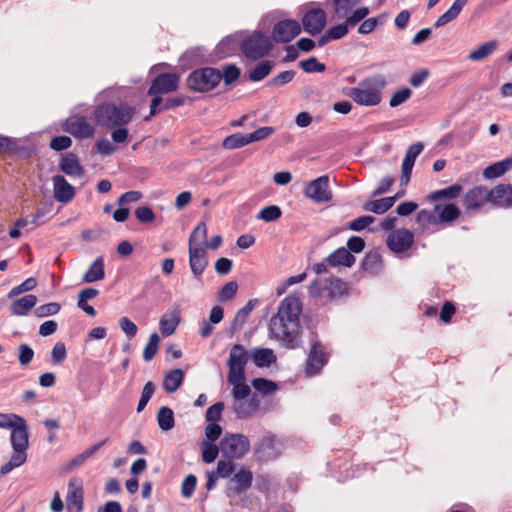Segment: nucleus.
Returning <instances> with one entry per match:
<instances>
[{"instance_id":"f257e3e1","label":"nucleus","mask_w":512,"mask_h":512,"mask_svg":"<svg viewBox=\"0 0 512 512\" xmlns=\"http://www.w3.org/2000/svg\"><path fill=\"white\" fill-rule=\"evenodd\" d=\"M302 305L298 298L285 297L269 324L272 338L278 340L283 347L293 349L299 344V316Z\"/></svg>"},{"instance_id":"f03ea898","label":"nucleus","mask_w":512,"mask_h":512,"mask_svg":"<svg viewBox=\"0 0 512 512\" xmlns=\"http://www.w3.org/2000/svg\"><path fill=\"white\" fill-rule=\"evenodd\" d=\"M0 428L11 429L10 442L13 449L9 461L0 469V474L4 476L27 461L29 428L23 417L5 413H0Z\"/></svg>"},{"instance_id":"7ed1b4c3","label":"nucleus","mask_w":512,"mask_h":512,"mask_svg":"<svg viewBox=\"0 0 512 512\" xmlns=\"http://www.w3.org/2000/svg\"><path fill=\"white\" fill-rule=\"evenodd\" d=\"M386 85V77L376 74L361 80L356 87L349 88L345 94L358 105L377 106L382 101V91Z\"/></svg>"},{"instance_id":"20e7f679","label":"nucleus","mask_w":512,"mask_h":512,"mask_svg":"<svg viewBox=\"0 0 512 512\" xmlns=\"http://www.w3.org/2000/svg\"><path fill=\"white\" fill-rule=\"evenodd\" d=\"M134 114L135 109L133 107L129 105L117 106L113 103L100 104L93 111L96 124L107 129L127 125L133 119Z\"/></svg>"},{"instance_id":"39448f33","label":"nucleus","mask_w":512,"mask_h":512,"mask_svg":"<svg viewBox=\"0 0 512 512\" xmlns=\"http://www.w3.org/2000/svg\"><path fill=\"white\" fill-rule=\"evenodd\" d=\"M221 81V71L213 67L194 70L187 78L188 87L195 92L213 90Z\"/></svg>"},{"instance_id":"423d86ee","label":"nucleus","mask_w":512,"mask_h":512,"mask_svg":"<svg viewBox=\"0 0 512 512\" xmlns=\"http://www.w3.org/2000/svg\"><path fill=\"white\" fill-rule=\"evenodd\" d=\"M272 44L262 32L254 31L241 43V51L247 59L258 60L269 54Z\"/></svg>"},{"instance_id":"0eeeda50","label":"nucleus","mask_w":512,"mask_h":512,"mask_svg":"<svg viewBox=\"0 0 512 512\" xmlns=\"http://www.w3.org/2000/svg\"><path fill=\"white\" fill-rule=\"evenodd\" d=\"M249 449V439L243 434H227L220 441V452L230 459L242 458Z\"/></svg>"},{"instance_id":"6e6552de","label":"nucleus","mask_w":512,"mask_h":512,"mask_svg":"<svg viewBox=\"0 0 512 512\" xmlns=\"http://www.w3.org/2000/svg\"><path fill=\"white\" fill-rule=\"evenodd\" d=\"M328 360L329 355L325 352L322 343L317 339H313L306 359L305 375L311 377L319 374L328 363Z\"/></svg>"},{"instance_id":"1a4fd4ad","label":"nucleus","mask_w":512,"mask_h":512,"mask_svg":"<svg viewBox=\"0 0 512 512\" xmlns=\"http://www.w3.org/2000/svg\"><path fill=\"white\" fill-rule=\"evenodd\" d=\"M248 362V353L241 344H234L230 349L227 365L229 372L227 378H237L245 375V366Z\"/></svg>"},{"instance_id":"9d476101","label":"nucleus","mask_w":512,"mask_h":512,"mask_svg":"<svg viewBox=\"0 0 512 512\" xmlns=\"http://www.w3.org/2000/svg\"><path fill=\"white\" fill-rule=\"evenodd\" d=\"M64 130L75 138H90L95 133V128L89 123L87 117L82 115H71L64 123Z\"/></svg>"},{"instance_id":"9b49d317","label":"nucleus","mask_w":512,"mask_h":512,"mask_svg":"<svg viewBox=\"0 0 512 512\" xmlns=\"http://www.w3.org/2000/svg\"><path fill=\"white\" fill-rule=\"evenodd\" d=\"M304 194L316 203L329 202L332 199V195L329 190L328 176L323 175L310 181L305 188Z\"/></svg>"},{"instance_id":"f8f14e48","label":"nucleus","mask_w":512,"mask_h":512,"mask_svg":"<svg viewBox=\"0 0 512 512\" xmlns=\"http://www.w3.org/2000/svg\"><path fill=\"white\" fill-rule=\"evenodd\" d=\"M84 508V489L80 479L69 481L66 495L67 512H82Z\"/></svg>"},{"instance_id":"ddd939ff","label":"nucleus","mask_w":512,"mask_h":512,"mask_svg":"<svg viewBox=\"0 0 512 512\" xmlns=\"http://www.w3.org/2000/svg\"><path fill=\"white\" fill-rule=\"evenodd\" d=\"M414 243L413 233L405 228L391 231L386 240L388 248L394 253L407 251Z\"/></svg>"},{"instance_id":"4468645a","label":"nucleus","mask_w":512,"mask_h":512,"mask_svg":"<svg viewBox=\"0 0 512 512\" xmlns=\"http://www.w3.org/2000/svg\"><path fill=\"white\" fill-rule=\"evenodd\" d=\"M179 86V77L174 73H161L155 77L148 89V95H159L175 91Z\"/></svg>"},{"instance_id":"2eb2a0df","label":"nucleus","mask_w":512,"mask_h":512,"mask_svg":"<svg viewBox=\"0 0 512 512\" xmlns=\"http://www.w3.org/2000/svg\"><path fill=\"white\" fill-rule=\"evenodd\" d=\"M301 32L299 23L296 20H282L276 23L273 28L272 37L275 42L288 43Z\"/></svg>"},{"instance_id":"dca6fc26","label":"nucleus","mask_w":512,"mask_h":512,"mask_svg":"<svg viewBox=\"0 0 512 512\" xmlns=\"http://www.w3.org/2000/svg\"><path fill=\"white\" fill-rule=\"evenodd\" d=\"M302 23L307 33L316 35L320 33L326 25V14L324 10L320 8L311 9L304 14Z\"/></svg>"},{"instance_id":"f3484780","label":"nucleus","mask_w":512,"mask_h":512,"mask_svg":"<svg viewBox=\"0 0 512 512\" xmlns=\"http://www.w3.org/2000/svg\"><path fill=\"white\" fill-rule=\"evenodd\" d=\"M490 202L489 189L484 186H476L466 192L463 205L467 210H476Z\"/></svg>"},{"instance_id":"a211bd4d","label":"nucleus","mask_w":512,"mask_h":512,"mask_svg":"<svg viewBox=\"0 0 512 512\" xmlns=\"http://www.w3.org/2000/svg\"><path fill=\"white\" fill-rule=\"evenodd\" d=\"M260 408V400L257 394L249 398L232 401V409L239 419L252 417Z\"/></svg>"},{"instance_id":"6ab92c4d","label":"nucleus","mask_w":512,"mask_h":512,"mask_svg":"<svg viewBox=\"0 0 512 512\" xmlns=\"http://www.w3.org/2000/svg\"><path fill=\"white\" fill-rule=\"evenodd\" d=\"M54 198L61 203H68L75 195L74 187L68 183L63 175L57 174L52 177Z\"/></svg>"},{"instance_id":"aec40b11","label":"nucleus","mask_w":512,"mask_h":512,"mask_svg":"<svg viewBox=\"0 0 512 512\" xmlns=\"http://www.w3.org/2000/svg\"><path fill=\"white\" fill-rule=\"evenodd\" d=\"M59 169L71 178H80L84 175L83 166L81 165L78 157L72 152H67L61 155Z\"/></svg>"},{"instance_id":"412c9836","label":"nucleus","mask_w":512,"mask_h":512,"mask_svg":"<svg viewBox=\"0 0 512 512\" xmlns=\"http://www.w3.org/2000/svg\"><path fill=\"white\" fill-rule=\"evenodd\" d=\"M189 265L192 273L198 277L200 276L208 265L206 259V251L203 245L189 247Z\"/></svg>"},{"instance_id":"4be33fe9","label":"nucleus","mask_w":512,"mask_h":512,"mask_svg":"<svg viewBox=\"0 0 512 512\" xmlns=\"http://www.w3.org/2000/svg\"><path fill=\"white\" fill-rule=\"evenodd\" d=\"M490 202L500 207L512 206V184H499L489 190Z\"/></svg>"},{"instance_id":"5701e85b","label":"nucleus","mask_w":512,"mask_h":512,"mask_svg":"<svg viewBox=\"0 0 512 512\" xmlns=\"http://www.w3.org/2000/svg\"><path fill=\"white\" fill-rule=\"evenodd\" d=\"M253 481V473L250 469L242 467L230 479V486L228 489L232 490L235 494L247 490L251 487Z\"/></svg>"},{"instance_id":"b1692460","label":"nucleus","mask_w":512,"mask_h":512,"mask_svg":"<svg viewBox=\"0 0 512 512\" xmlns=\"http://www.w3.org/2000/svg\"><path fill=\"white\" fill-rule=\"evenodd\" d=\"M258 304V299H250L244 307L239 309L231 323L230 327V335H234L235 332L242 329L244 324L247 321V318L249 317L252 310L255 308V306Z\"/></svg>"},{"instance_id":"393cba45","label":"nucleus","mask_w":512,"mask_h":512,"mask_svg":"<svg viewBox=\"0 0 512 512\" xmlns=\"http://www.w3.org/2000/svg\"><path fill=\"white\" fill-rule=\"evenodd\" d=\"M355 257L344 247H340L331 253L327 258L326 262L329 266H345L351 267L355 263Z\"/></svg>"},{"instance_id":"a878e982","label":"nucleus","mask_w":512,"mask_h":512,"mask_svg":"<svg viewBox=\"0 0 512 512\" xmlns=\"http://www.w3.org/2000/svg\"><path fill=\"white\" fill-rule=\"evenodd\" d=\"M499 46V42L497 40H490L482 43L476 49L472 50L467 59L473 62H479L486 58H488L491 54H493Z\"/></svg>"},{"instance_id":"bb28decb","label":"nucleus","mask_w":512,"mask_h":512,"mask_svg":"<svg viewBox=\"0 0 512 512\" xmlns=\"http://www.w3.org/2000/svg\"><path fill=\"white\" fill-rule=\"evenodd\" d=\"M36 303L37 297L33 294H28L14 300L10 305V310L13 315L24 316L36 305Z\"/></svg>"},{"instance_id":"cd10ccee","label":"nucleus","mask_w":512,"mask_h":512,"mask_svg":"<svg viewBox=\"0 0 512 512\" xmlns=\"http://www.w3.org/2000/svg\"><path fill=\"white\" fill-rule=\"evenodd\" d=\"M467 2L468 0H455L451 7L444 14L438 17V19L434 23V27L440 28L456 19L458 15L461 13L464 6L467 4Z\"/></svg>"},{"instance_id":"c85d7f7f","label":"nucleus","mask_w":512,"mask_h":512,"mask_svg":"<svg viewBox=\"0 0 512 512\" xmlns=\"http://www.w3.org/2000/svg\"><path fill=\"white\" fill-rule=\"evenodd\" d=\"M346 290V283L337 277L331 275L324 281L323 291L327 293L330 299L342 296Z\"/></svg>"},{"instance_id":"c756f323","label":"nucleus","mask_w":512,"mask_h":512,"mask_svg":"<svg viewBox=\"0 0 512 512\" xmlns=\"http://www.w3.org/2000/svg\"><path fill=\"white\" fill-rule=\"evenodd\" d=\"M396 200L397 196H391L384 197L374 201H369L364 204L363 210L375 214H384L395 204Z\"/></svg>"},{"instance_id":"7c9ffc66","label":"nucleus","mask_w":512,"mask_h":512,"mask_svg":"<svg viewBox=\"0 0 512 512\" xmlns=\"http://www.w3.org/2000/svg\"><path fill=\"white\" fill-rule=\"evenodd\" d=\"M511 168L512 158H506L486 167L483 171V177L485 179H495L505 174Z\"/></svg>"},{"instance_id":"2f4dec72","label":"nucleus","mask_w":512,"mask_h":512,"mask_svg":"<svg viewBox=\"0 0 512 512\" xmlns=\"http://www.w3.org/2000/svg\"><path fill=\"white\" fill-rule=\"evenodd\" d=\"M105 277L104 271V259L102 256L96 258L89 269L83 275V282L92 283L96 281H100Z\"/></svg>"},{"instance_id":"473e14b6","label":"nucleus","mask_w":512,"mask_h":512,"mask_svg":"<svg viewBox=\"0 0 512 512\" xmlns=\"http://www.w3.org/2000/svg\"><path fill=\"white\" fill-rule=\"evenodd\" d=\"M251 358L258 367H267L275 362L276 357L269 348H256L251 351Z\"/></svg>"},{"instance_id":"72a5a7b5","label":"nucleus","mask_w":512,"mask_h":512,"mask_svg":"<svg viewBox=\"0 0 512 512\" xmlns=\"http://www.w3.org/2000/svg\"><path fill=\"white\" fill-rule=\"evenodd\" d=\"M435 211L439 213L437 223L453 222L458 219L461 214L459 208L454 204H446L443 207L436 205Z\"/></svg>"},{"instance_id":"f704fd0d","label":"nucleus","mask_w":512,"mask_h":512,"mask_svg":"<svg viewBox=\"0 0 512 512\" xmlns=\"http://www.w3.org/2000/svg\"><path fill=\"white\" fill-rule=\"evenodd\" d=\"M228 382L233 386L232 389V401H237L241 399H246L251 396L250 387L244 383L245 375L241 376L239 379L237 378H227Z\"/></svg>"},{"instance_id":"c9c22d12","label":"nucleus","mask_w":512,"mask_h":512,"mask_svg":"<svg viewBox=\"0 0 512 512\" xmlns=\"http://www.w3.org/2000/svg\"><path fill=\"white\" fill-rule=\"evenodd\" d=\"M275 440L272 437H265L256 448V454L262 461H268L277 456L275 451Z\"/></svg>"},{"instance_id":"e433bc0d","label":"nucleus","mask_w":512,"mask_h":512,"mask_svg":"<svg viewBox=\"0 0 512 512\" xmlns=\"http://www.w3.org/2000/svg\"><path fill=\"white\" fill-rule=\"evenodd\" d=\"M184 373L181 369L171 370L164 378L163 387L166 392H175L183 382Z\"/></svg>"},{"instance_id":"4c0bfd02","label":"nucleus","mask_w":512,"mask_h":512,"mask_svg":"<svg viewBox=\"0 0 512 512\" xmlns=\"http://www.w3.org/2000/svg\"><path fill=\"white\" fill-rule=\"evenodd\" d=\"M463 188L460 184H453L447 188L436 190L429 195L431 201H439L442 199H456L460 196Z\"/></svg>"},{"instance_id":"58836bf2","label":"nucleus","mask_w":512,"mask_h":512,"mask_svg":"<svg viewBox=\"0 0 512 512\" xmlns=\"http://www.w3.org/2000/svg\"><path fill=\"white\" fill-rule=\"evenodd\" d=\"M273 67L274 63L272 61H262L249 71V79L253 82H259L271 73Z\"/></svg>"},{"instance_id":"ea45409f","label":"nucleus","mask_w":512,"mask_h":512,"mask_svg":"<svg viewBox=\"0 0 512 512\" xmlns=\"http://www.w3.org/2000/svg\"><path fill=\"white\" fill-rule=\"evenodd\" d=\"M157 422L161 430H171L175 425L172 409L166 406L161 407L157 413Z\"/></svg>"},{"instance_id":"a19ab883","label":"nucleus","mask_w":512,"mask_h":512,"mask_svg":"<svg viewBox=\"0 0 512 512\" xmlns=\"http://www.w3.org/2000/svg\"><path fill=\"white\" fill-rule=\"evenodd\" d=\"M359 0H333L334 13L337 19L346 18L358 4Z\"/></svg>"},{"instance_id":"79ce46f5","label":"nucleus","mask_w":512,"mask_h":512,"mask_svg":"<svg viewBox=\"0 0 512 512\" xmlns=\"http://www.w3.org/2000/svg\"><path fill=\"white\" fill-rule=\"evenodd\" d=\"M250 144L248 134L235 133L226 137L223 141L225 149H237Z\"/></svg>"},{"instance_id":"37998d69","label":"nucleus","mask_w":512,"mask_h":512,"mask_svg":"<svg viewBox=\"0 0 512 512\" xmlns=\"http://www.w3.org/2000/svg\"><path fill=\"white\" fill-rule=\"evenodd\" d=\"M179 324V318L176 315L168 317L162 316L159 322L160 331L163 336L167 337L172 335Z\"/></svg>"},{"instance_id":"c03bdc74","label":"nucleus","mask_w":512,"mask_h":512,"mask_svg":"<svg viewBox=\"0 0 512 512\" xmlns=\"http://www.w3.org/2000/svg\"><path fill=\"white\" fill-rule=\"evenodd\" d=\"M159 343V335L156 332L152 333L149 336L148 342L143 350V358L145 361H151L155 357L158 351Z\"/></svg>"},{"instance_id":"a18cd8bd","label":"nucleus","mask_w":512,"mask_h":512,"mask_svg":"<svg viewBox=\"0 0 512 512\" xmlns=\"http://www.w3.org/2000/svg\"><path fill=\"white\" fill-rule=\"evenodd\" d=\"M207 236V227L204 222H200L191 232L189 237V246H199L202 245L206 240Z\"/></svg>"},{"instance_id":"49530a36","label":"nucleus","mask_w":512,"mask_h":512,"mask_svg":"<svg viewBox=\"0 0 512 512\" xmlns=\"http://www.w3.org/2000/svg\"><path fill=\"white\" fill-rule=\"evenodd\" d=\"M282 215L280 207L276 205H269L260 210L257 218L265 222H273L278 220Z\"/></svg>"},{"instance_id":"de8ad7c7","label":"nucleus","mask_w":512,"mask_h":512,"mask_svg":"<svg viewBox=\"0 0 512 512\" xmlns=\"http://www.w3.org/2000/svg\"><path fill=\"white\" fill-rule=\"evenodd\" d=\"M252 386L255 390L268 395L272 394L277 390V384L271 380L265 378H255L252 380Z\"/></svg>"},{"instance_id":"09e8293b","label":"nucleus","mask_w":512,"mask_h":512,"mask_svg":"<svg viewBox=\"0 0 512 512\" xmlns=\"http://www.w3.org/2000/svg\"><path fill=\"white\" fill-rule=\"evenodd\" d=\"M155 389H156V386L151 381H148L144 385V387L142 389L141 397H140V400H139L138 406H137V412L138 413L142 412L145 409V407L147 406L148 402L152 398V396H153V394L155 392Z\"/></svg>"},{"instance_id":"8fccbe9b","label":"nucleus","mask_w":512,"mask_h":512,"mask_svg":"<svg viewBox=\"0 0 512 512\" xmlns=\"http://www.w3.org/2000/svg\"><path fill=\"white\" fill-rule=\"evenodd\" d=\"M220 451V446L218 447L215 443L212 442H203L202 444V459L205 463H212L217 458Z\"/></svg>"},{"instance_id":"3c124183","label":"nucleus","mask_w":512,"mask_h":512,"mask_svg":"<svg viewBox=\"0 0 512 512\" xmlns=\"http://www.w3.org/2000/svg\"><path fill=\"white\" fill-rule=\"evenodd\" d=\"M302 70L306 73H321L325 71V65L320 63L316 57H310L299 63Z\"/></svg>"},{"instance_id":"603ef678","label":"nucleus","mask_w":512,"mask_h":512,"mask_svg":"<svg viewBox=\"0 0 512 512\" xmlns=\"http://www.w3.org/2000/svg\"><path fill=\"white\" fill-rule=\"evenodd\" d=\"M61 309V306L57 302H50L44 305L38 306L34 313L37 317L43 318L52 315H56Z\"/></svg>"},{"instance_id":"864d4df0","label":"nucleus","mask_w":512,"mask_h":512,"mask_svg":"<svg viewBox=\"0 0 512 512\" xmlns=\"http://www.w3.org/2000/svg\"><path fill=\"white\" fill-rule=\"evenodd\" d=\"M238 285L236 282L231 281L226 283L218 293V300L225 302L235 297L237 293Z\"/></svg>"},{"instance_id":"5fc2aeb1","label":"nucleus","mask_w":512,"mask_h":512,"mask_svg":"<svg viewBox=\"0 0 512 512\" xmlns=\"http://www.w3.org/2000/svg\"><path fill=\"white\" fill-rule=\"evenodd\" d=\"M240 74L241 71L237 66L233 64L227 65L224 67L223 72H221V80L223 79L226 85H230L238 80Z\"/></svg>"},{"instance_id":"6e6d98bb","label":"nucleus","mask_w":512,"mask_h":512,"mask_svg":"<svg viewBox=\"0 0 512 512\" xmlns=\"http://www.w3.org/2000/svg\"><path fill=\"white\" fill-rule=\"evenodd\" d=\"M225 408V405L223 402H216L213 405H211L205 414V418L207 422H215L219 421L222 416V412Z\"/></svg>"},{"instance_id":"4d7b16f0","label":"nucleus","mask_w":512,"mask_h":512,"mask_svg":"<svg viewBox=\"0 0 512 512\" xmlns=\"http://www.w3.org/2000/svg\"><path fill=\"white\" fill-rule=\"evenodd\" d=\"M412 95V91L409 88H402L396 91L389 100L390 107H397L406 102Z\"/></svg>"},{"instance_id":"13d9d810","label":"nucleus","mask_w":512,"mask_h":512,"mask_svg":"<svg viewBox=\"0 0 512 512\" xmlns=\"http://www.w3.org/2000/svg\"><path fill=\"white\" fill-rule=\"evenodd\" d=\"M296 72L293 70H286L279 73L268 81L269 86H283L291 82L295 77Z\"/></svg>"},{"instance_id":"bf43d9fd","label":"nucleus","mask_w":512,"mask_h":512,"mask_svg":"<svg viewBox=\"0 0 512 512\" xmlns=\"http://www.w3.org/2000/svg\"><path fill=\"white\" fill-rule=\"evenodd\" d=\"M381 259L378 253H368L362 261V267L366 271L374 272L379 269Z\"/></svg>"},{"instance_id":"052dcab7","label":"nucleus","mask_w":512,"mask_h":512,"mask_svg":"<svg viewBox=\"0 0 512 512\" xmlns=\"http://www.w3.org/2000/svg\"><path fill=\"white\" fill-rule=\"evenodd\" d=\"M37 282L36 279L33 277L27 278L24 282H22L20 285L12 288L10 292L8 293V298H12L14 296H17L21 293L30 291L35 288Z\"/></svg>"},{"instance_id":"680f3d73","label":"nucleus","mask_w":512,"mask_h":512,"mask_svg":"<svg viewBox=\"0 0 512 512\" xmlns=\"http://www.w3.org/2000/svg\"><path fill=\"white\" fill-rule=\"evenodd\" d=\"M375 221L373 216L364 215L360 216L348 223V228L352 231H361L365 229L368 225L372 224Z\"/></svg>"},{"instance_id":"e2e57ef3","label":"nucleus","mask_w":512,"mask_h":512,"mask_svg":"<svg viewBox=\"0 0 512 512\" xmlns=\"http://www.w3.org/2000/svg\"><path fill=\"white\" fill-rule=\"evenodd\" d=\"M197 478L193 474H189L182 482L181 493L185 498H190L196 488Z\"/></svg>"},{"instance_id":"0e129e2a","label":"nucleus","mask_w":512,"mask_h":512,"mask_svg":"<svg viewBox=\"0 0 512 512\" xmlns=\"http://www.w3.org/2000/svg\"><path fill=\"white\" fill-rule=\"evenodd\" d=\"M67 356L66 346L63 342H57L51 351V360L55 365L61 364Z\"/></svg>"},{"instance_id":"69168bd1","label":"nucleus","mask_w":512,"mask_h":512,"mask_svg":"<svg viewBox=\"0 0 512 512\" xmlns=\"http://www.w3.org/2000/svg\"><path fill=\"white\" fill-rule=\"evenodd\" d=\"M120 329L125 333V335L132 339L136 336L138 328L136 324L128 317H122L119 320Z\"/></svg>"},{"instance_id":"338daca9","label":"nucleus","mask_w":512,"mask_h":512,"mask_svg":"<svg viewBox=\"0 0 512 512\" xmlns=\"http://www.w3.org/2000/svg\"><path fill=\"white\" fill-rule=\"evenodd\" d=\"M18 360L22 366L28 365L34 357V351L28 344H20L18 347Z\"/></svg>"},{"instance_id":"774afa93","label":"nucleus","mask_w":512,"mask_h":512,"mask_svg":"<svg viewBox=\"0 0 512 512\" xmlns=\"http://www.w3.org/2000/svg\"><path fill=\"white\" fill-rule=\"evenodd\" d=\"M72 145L70 137L61 135L51 139L50 148L55 151H62L68 149Z\"/></svg>"}]
</instances>
